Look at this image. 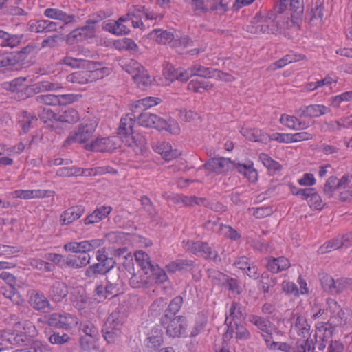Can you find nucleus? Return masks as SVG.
<instances>
[{
	"instance_id": "a18cd8bd",
	"label": "nucleus",
	"mask_w": 352,
	"mask_h": 352,
	"mask_svg": "<svg viewBox=\"0 0 352 352\" xmlns=\"http://www.w3.org/2000/svg\"><path fill=\"white\" fill-rule=\"evenodd\" d=\"M67 80L68 82L81 85L91 82V78H89V69L75 72L67 76Z\"/></svg>"
},
{
	"instance_id": "2f4dec72",
	"label": "nucleus",
	"mask_w": 352,
	"mask_h": 352,
	"mask_svg": "<svg viewBox=\"0 0 352 352\" xmlns=\"http://www.w3.org/2000/svg\"><path fill=\"white\" fill-rule=\"evenodd\" d=\"M151 283V278L149 273L142 270L133 273L129 279V285L133 288L144 287Z\"/></svg>"
},
{
	"instance_id": "72a5a7b5",
	"label": "nucleus",
	"mask_w": 352,
	"mask_h": 352,
	"mask_svg": "<svg viewBox=\"0 0 352 352\" xmlns=\"http://www.w3.org/2000/svg\"><path fill=\"white\" fill-rule=\"evenodd\" d=\"M49 191L43 190H17L12 192L14 198L29 199L33 198H43L47 196Z\"/></svg>"
},
{
	"instance_id": "4d7b16f0",
	"label": "nucleus",
	"mask_w": 352,
	"mask_h": 352,
	"mask_svg": "<svg viewBox=\"0 0 352 352\" xmlns=\"http://www.w3.org/2000/svg\"><path fill=\"white\" fill-rule=\"evenodd\" d=\"M220 234L225 237L233 241H236L241 238V234L232 227L222 223L219 225Z\"/></svg>"
},
{
	"instance_id": "c85d7f7f",
	"label": "nucleus",
	"mask_w": 352,
	"mask_h": 352,
	"mask_svg": "<svg viewBox=\"0 0 352 352\" xmlns=\"http://www.w3.org/2000/svg\"><path fill=\"white\" fill-rule=\"evenodd\" d=\"M30 305L36 310L47 312L51 309L50 303L43 294L33 292L29 300Z\"/></svg>"
},
{
	"instance_id": "a878e982",
	"label": "nucleus",
	"mask_w": 352,
	"mask_h": 352,
	"mask_svg": "<svg viewBox=\"0 0 352 352\" xmlns=\"http://www.w3.org/2000/svg\"><path fill=\"white\" fill-rule=\"evenodd\" d=\"M280 122L287 127L294 130H302L310 126L309 122H307L303 118H300L297 115L296 116L282 115L280 118Z\"/></svg>"
},
{
	"instance_id": "aec40b11",
	"label": "nucleus",
	"mask_w": 352,
	"mask_h": 352,
	"mask_svg": "<svg viewBox=\"0 0 352 352\" xmlns=\"http://www.w3.org/2000/svg\"><path fill=\"white\" fill-rule=\"evenodd\" d=\"M43 113H46L50 118H54L56 121L66 122V123H75L80 119L79 114L76 110L72 108L65 109L61 114L58 115L54 113L50 109H45Z\"/></svg>"
},
{
	"instance_id": "473e14b6",
	"label": "nucleus",
	"mask_w": 352,
	"mask_h": 352,
	"mask_svg": "<svg viewBox=\"0 0 352 352\" xmlns=\"http://www.w3.org/2000/svg\"><path fill=\"white\" fill-rule=\"evenodd\" d=\"M305 56L301 54H287L282 58L272 63L269 67L268 69L271 71H275L278 69H280L289 63L297 62L301 60H304Z\"/></svg>"
},
{
	"instance_id": "f8f14e48",
	"label": "nucleus",
	"mask_w": 352,
	"mask_h": 352,
	"mask_svg": "<svg viewBox=\"0 0 352 352\" xmlns=\"http://www.w3.org/2000/svg\"><path fill=\"white\" fill-rule=\"evenodd\" d=\"M326 310L330 313L329 321H331L335 325H341L345 324L347 320L346 314L343 311L338 302L331 298L326 300Z\"/></svg>"
},
{
	"instance_id": "b1692460",
	"label": "nucleus",
	"mask_w": 352,
	"mask_h": 352,
	"mask_svg": "<svg viewBox=\"0 0 352 352\" xmlns=\"http://www.w3.org/2000/svg\"><path fill=\"white\" fill-rule=\"evenodd\" d=\"M163 342V331L157 327L151 329L144 341L146 347L150 351L157 349L162 345Z\"/></svg>"
},
{
	"instance_id": "9d476101",
	"label": "nucleus",
	"mask_w": 352,
	"mask_h": 352,
	"mask_svg": "<svg viewBox=\"0 0 352 352\" xmlns=\"http://www.w3.org/2000/svg\"><path fill=\"white\" fill-rule=\"evenodd\" d=\"M188 72L189 78L192 76L204 78H214L222 81H232L234 78L232 75L223 72L218 69H212L204 67L200 65H194L190 68L185 70Z\"/></svg>"
},
{
	"instance_id": "338daca9",
	"label": "nucleus",
	"mask_w": 352,
	"mask_h": 352,
	"mask_svg": "<svg viewBox=\"0 0 352 352\" xmlns=\"http://www.w3.org/2000/svg\"><path fill=\"white\" fill-rule=\"evenodd\" d=\"M82 33L80 31V28H78L72 30L66 38V42L67 44L74 45L85 41Z\"/></svg>"
},
{
	"instance_id": "de8ad7c7",
	"label": "nucleus",
	"mask_w": 352,
	"mask_h": 352,
	"mask_svg": "<svg viewBox=\"0 0 352 352\" xmlns=\"http://www.w3.org/2000/svg\"><path fill=\"white\" fill-rule=\"evenodd\" d=\"M113 45L118 50H129L132 52H137L138 50V45L130 38H122L116 40Z\"/></svg>"
},
{
	"instance_id": "7c9ffc66",
	"label": "nucleus",
	"mask_w": 352,
	"mask_h": 352,
	"mask_svg": "<svg viewBox=\"0 0 352 352\" xmlns=\"http://www.w3.org/2000/svg\"><path fill=\"white\" fill-rule=\"evenodd\" d=\"M68 294L67 285L60 281H56L51 287L49 296L54 302H60Z\"/></svg>"
},
{
	"instance_id": "6ab92c4d",
	"label": "nucleus",
	"mask_w": 352,
	"mask_h": 352,
	"mask_svg": "<svg viewBox=\"0 0 352 352\" xmlns=\"http://www.w3.org/2000/svg\"><path fill=\"white\" fill-rule=\"evenodd\" d=\"M137 120L140 126L145 127H153L158 129V128H163L166 126L165 120L146 111L141 112L138 116Z\"/></svg>"
},
{
	"instance_id": "bf43d9fd",
	"label": "nucleus",
	"mask_w": 352,
	"mask_h": 352,
	"mask_svg": "<svg viewBox=\"0 0 352 352\" xmlns=\"http://www.w3.org/2000/svg\"><path fill=\"white\" fill-rule=\"evenodd\" d=\"M30 265L34 269L44 272H52L54 268V266L51 263L36 258L30 259Z\"/></svg>"
},
{
	"instance_id": "a19ab883",
	"label": "nucleus",
	"mask_w": 352,
	"mask_h": 352,
	"mask_svg": "<svg viewBox=\"0 0 352 352\" xmlns=\"http://www.w3.org/2000/svg\"><path fill=\"white\" fill-rule=\"evenodd\" d=\"M335 324L331 321L328 322H318L316 324V329L319 333H322V340L323 342H327L329 339H330L333 334L335 331Z\"/></svg>"
},
{
	"instance_id": "393cba45",
	"label": "nucleus",
	"mask_w": 352,
	"mask_h": 352,
	"mask_svg": "<svg viewBox=\"0 0 352 352\" xmlns=\"http://www.w3.org/2000/svg\"><path fill=\"white\" fill-rule=\"evenodd\" d=\"M152 147L156 153L160 154L166 161H170L181 154L179 151L173 150L171 145L168 142H157L153 144Z\"/></svg>"
},
{
	"instance_id": "6e6552de",
	"label": "nucleus",
	"mask_w": 352,
	"mask_h": 352,
	"mask_svg": "<svg viewBox=\"0 0 352 352\" xmlns=\"http://www.w3.org/2000/svg\"><path fill=\"white\" fill-rule=\"evenodd\" d=\"M320 282L323 289L332 295L338 294L352 285L351 278H341L334 280L328 274L322 275Z\"/></svg>"
},
{
	"instance_id": "4c0bfd02",
	"label": "nucleus",
	"mask_w": 352,
	"mask_h": 352,
	"mask_svg": "<svg viewBox=\"0 0 352 352\" xmlns=\"http://www.w3.org/2000/svg\"><path fill=\"white\" fill-rule=\"evenodd\" d=\"M195 267V263L191 260H176L172 261L166 267L170 272H175L177 271H188L191 270Z\"/></svg>"
},
{
	"instance_id": "6e6d98bb",
	"label": "nucleus",
	"mask_w": 352,
	"mask_h": 352,
	"mask_svg": "<svg viewBox=\"0 0 352 352\" xmlns=\"http://www.w3.org/2000/svg\"><path fill=\"white\" fill-rule=\"evenodd\" d=\"M151 278V282L155 280L157 283H163L168 279V276L165 271L160 268L158 265L155 264L152 268V271L149 273Z\"/></svg>"
},
{
	"instance_id": "c9c22d12",
	"label": "nucleus",
	"mask_w": 352,
	"mask_h": 352,
	"mask_svg": "<svg viewBox=\"0 0 352 352\" xmlns=\"http://www.w3.org/2000/svg\"><path fill=\"white\" fill-rule=\"evenodd\" d=\"M135 261L140 267L139 270L150 273L155 264L153 263L150 256L146 252L140 250L135 253Z\"/></svg>"
},
{
	"instance_id": "f704fd0d",
	"label": "nucleus",
	"mask_w": 352,
	"mask_h": 352,
	"mask_svg": "<svg viewBox=\"0 0 352 352\" xmlns=\"http://www.w3.org/2000/svg\"><path fill=\"white\" fill-rule=\"evenodd\" d=\"M289 266V260L283 256L270 259L266 265L267 269L272 273H278L287 269Z\"/></svg>"
},
{
	"instance_id": "58836bf2",
	"label": "nucleus",
	"mask_w": 352,
	"mask_h": 352,
	"mask_svg": "<svg viewBox=\"0 0 352 352\" xmlns=\"http://www.w3.org/2000/svg\"><path fill=\"white\" fill-rule=\"evenodd\" d=\"M33 49L32 47L27 46L23 50L18 52L16 55L12 53L0 54V67L12 65V60L17 57L18 58H23L26 53L30 52Z\"/></svg>"
},
{
	"instance_id": "7ed1b4c3",
	"label": "nucleus",
	"mask_w": 352,
	"mask_h": 352,
	"mask_svg": "<svg viewBox=\"0 0 352 352\" xmlns=\"http://www.w3.org/2000/svg\"><path fill=\"white\" fill-rule=\"evenodd\" d=\"M98 122L96 119H87L80 124L65 141V145L72 143L85 144L92 137Z\"/></svg>"
},
{
	"instance_id": "774afa93",
	"label": "nucleus",
	"mask_w": 352,
	"mask_h": 352,
	"mask_svg": "<svg viewBox=\"0 0 352 352\" xmlns=\"http://www.w3.org/2000/svg\"><path fill=\"white\" fill-rule=\"evenodd\" d=\"M44 14L47 17L51 19H58L63 21L67 19V14L58 9L47 8L45 10Z\"/></svg>"
},
{
	"instance_id": "9b49d317",
	"label": "nucleus",
	"mask_w": 352,
	"mask_h": 352,
	"mask_svg": "<svg viewBox=\"0 0 352 352\" xmlns=\"http://www.w3.org/2000/svg\"><path fill=\"white\" fill-rule=\"evenodd\" d=\"M120 146V140L117 136L98 138L90 144H86L87 150L99 152H112Z\"/></svg>"
},
{
	"instance_id": "2eb2a0df",
	"label": "nucleus",
	"mask_w": 352,
	"mask_h": 352,
	"mask_svg": "<svg viewBox=\"0 0 352 352\" xmlns=\"http://www.w3.org/2000/svg\"><path fill=\"white\" fill-rule=\"evenodd\" d=\"M352 245V234L338 236L320 247L318 252L321 254L330 252L342 247L348 248Z\"/></svg>"
},
{
	"instance_id": "5701e85b",
	"label": "nucleus",
	"mask_w": 352,
	"mask_h": 352,
	"mask_svg": "<svg viewBox=\"0 0 352 352\" xmlns=\"http://www.w3.org/2000/svg\"><path fill=\"white\" fill-rule=\"evenodd\" d=\"M89 63L90 64H87L85 69H89V78L91 82L103 78L104 76L109 75L111 72V68L102 67V63L99 62L89 60Z\"/></svg>"
},
{
	"instance_id": "4468645a",
	"label": "nucleus",
	"mask_w": 352,
	"mask_h": 352,
	"mask_svg": "<svg viewBox=\"0 0 352 352\" xmlns=\"http://www.w3.org/2000/svg\"><path fill=\"white\" fill-rule=\"evenodd\" d=\"M102 245V241L100 239H94L91 241H83L81 242H69L64 245L66 251L74 253H87Z\"/></svg>"
},
{
	"instance_id": "0e129e2a",
	"label": "nucleus",
	"mask_w": 352,
	"mask_h": 352,
	"mask_svg": "<svg viewBox=\"0 0 352 352\" xmlns=\"http://www.w3.org/2000/svg\"><path fill=\"white\" fill-rule=\"evenodd\" d=\"M84 38L86 39L93 38L96 34V22L89 20L86 25L80 28Z\"/></svg>"
},
{
	"instance_id": "ea45409f",
	"label": "nucleus",
	"mask_w": 352,
	"mask_h": 352,
	"mask_svg": "<svg viewBox=\"0 0 352 352\" xmlns=\"http://www.w3.org/2000/svg\"><path fill=\"white\" fill-rule=\"evenodd\" d=\"M172 201L175 204H182L185 206H192L194 205H200L204 202L202 198L195 196H186L183 195H175L171 197Z\"/></svg>"
},
{
	"instance_id": "f03ea898",
	"label": "nucleus",
	"mask_w": 352,
	"mask_h": 352,
	"mask_svg": "<svg viewBox=\"0 0 352 352\" xmlns=\"http://www.w3.org/2000/svg\"><path fill=\"white\" fill-rule=\"evenodd\" d=\"M204 167L218 174L227 172L232 168H236L248 180L254 182L257 179V172L253 168V164L251 162L247 164H235L228 158H212L204 164Z\"/></svg>"
},
{
	"instance_id": "5fc2aeb1",
	"label": "nucleus",
	"mask_w": 352,
	"mask_h": 352,
	"mask_svg": "<svg viewBox=\"0 0 352 352\" xmlns=\"http://www.w3.org/2000/svg\"><path fill=\"white\" fill-rule=\"evenodd\" d=\"M295 328L297 329L299 335L305 337L309 334L310 325L307 323V319L302 316L296 317Z\"/></svg>"
},
{
	"instance_id": "39448f33",
	"label": "nucleus",
	"mask_w": 352,
	"mask_h": 352,
	"mask_svg": "<svg viewBox=\"0 0 352 352\" xmlns=\"http://www.w3.org/2000/svg\"><path fill=\"white\" fill-rule=\"evenodd\" d=\"M162 325L166 329V334L172 338H179L184 335L188 327V322L183 316H173L168 313L160 318Z\"/></svg>"
},
{
	"instance_id": "3c124183",
	"label": "nucleus",
	"mask_w": 352,
	"mask_h": 352,
	"mask_svg": "<svg viewBox=\"0 0 352 352\" xmlns=\"http://www.w3.org/2000/svg\"><path fill=\"white\" fill-rule=\"evenodd\" d=\"M34 120H37L36 116L27 111H22L19 116V124L24 133L29 131L31 124Z\"/></svg>"
},
{
	"instance_id": "052dcab7",
	"label": "nucleus",
	"mask_w": 352,
	"mask_h": 352,
	"mask_svg": "<svg viewBox=\"0 0 352 352\" xmlns=\"http://www.w3.org/2000/svg\"><path fill=\"white\" fill-rule=\"evenodd\" d=\"M337 82V77L333 75H328L324 79L312 82L310 83L311 87L318 88L320 87H335Z\"/></svg>"
},
{
	"instance_id": "a211bd4d",
	"label": "nucleus",
	"mask_w": 352,
	"mask_h": 352,
	"mask_svg": "<svg viewBox=\"0 0 352 352\" xmlns=\"http://www.w3.org/2000/svg\"><path fill=\"white\" fill-rule=\"evenodd\" d=\"M248 321L257 328L263 338L266 335H272L274 325L269 319L258 315L250 314Z\"/></svg>"
},
{
	"instance_id": "f3484780",
	"label": "nucleus",
	"mask_w": 352,
	"mask_h": 352,
	"mask_svg": "<svg viewBox=\"0 0 352 352\" xmlns=\"http://www.w3.org/2000/svg\"><path fill=\"white\" fill-rule=\"evenodd\" d=\"M188 249L195 254H199L203 256L206 258H211L216 261L218 257V253L217 251H213L212 248L207 243L201 241L196 242H188Z\"/></svg>"
},
{
	"instance_id": "e2e57ef3",
	"label": "nucleus",
	"mask_w": 352,
	"mask_h": 352,
	"mask_svg": "<svg viewBox=\"0 0 352 352\" xmlns=\"http://www.w3.org/2000/svg\"><path fill=\"white\" fill-rule=\"evenodd\" d=\"M337 177H330L324 184L323 192L328 198H331L336 189H338L336 184Z\"/></svg>"
},
{
	"instance_id": "f257e3e1",
	"label": "nucleus",
	"mask_w": 352,
	"mask_h": 352,
	"mask_svg": "<svg viewBox=\"0 0 352 352\" xmlns=\"http://www.w3.org/2000/svg\"><path fill=\"white\" fill-rule=\"evenodd\" d=\"M135 122L133 115L126 114L122 116L118 128V137L120 142L131 148L137 155H143L146 151V140L143 135L133 133Z\"/></svg>"
},
{
	"instance_id": "09e8293b",
	"label": "nucleus",
	"mask_w": 352,
	"mask_h": 352,
	"mask_svg": "<svg viewBox=\"0 0 352 352\" xmlns=\"http://www.w3.org/2000/svg\"><path fill=\"white\" fill-rule=\"evenodd\" d=\"M0 38L2 40L1 45L3 47H14L21 41V38L17 35L10 34L2 30H0Z\"/></svg>"
},
{
	"instance_id": "79ce46f5",
	"label": "nucleus",
	"mask_w": 352,
	"mask_h": 352,
	"mask_svg": "<svg viewBox=\"0 0 352 352\" xmlns=\"http://www.w3.org/2000/svg\"><path fill=\"white\" fill-rule=\"evenodd\" d=\"M59 63L60 65H65L66 66L70 67L72 69H86L87 64H90L89 60H88L76 58L68 55L61 58L59 60Z\"/></svg>"
},
{
	"instance_id": "8fccbe9b",
	"label": "nucleus",
	"mask_w": 352,
	"mask_h": 352,
	"mask_svg": "<svg viewBox=\"0 0 352 352\" xmlns=\"http://www.w3.org/2000/svg\"><path fill=\"white\" fill-rule=\"evenodd\" d=\"M1 292L11 302L19 304L21 301L19 293L14 288V285H6L1 287Z\"/></svg>"
},
{
	"instance_id": "423d86ee",
	"label": "nucleus",
	"mask_w": 352,
	"mask_h": 352,
	"mask_svg": "<svg viewBox=\"0 0 352 352\" xmlns=\"http://www.w3.org/2000/svg\"><path fill=\"white\" fill-rule=\"evenodd\" d=\"M124 16L128 17V21H131L134 28L144 30L146 28L145 23L148 20L157 19V14L146 10L144 6L138 5L132 6Z\"/></svg>"
},
{
	"instance_id": "20e7f679",
	"label": "nucleus",
	"mask_w": 352,
	"mask_h": 352,
	"mask_svg": "<svg viewBox=\"0 0 352 352\" xmlns=\"http://www.w3.org/2000/svg\"><path fill=\"white\" fill-rule=\"evenodd\" d=\"M124 70L129 74L138 87H149L152 85V80L148 71L137 60L126 59L121 61Z\"/></svg>"
},
{
	"instance_id": "37998d69",
	"label": "nucleus",
	"mask_w": 352,
	"mask_h": 352,
	"mask_svg": "<svg viewBox=\"0 0 352 352\" xmlns=\"http://www.w3.org/2000/svg\"><path fill=\"white\" fill-rule=\"evenodd\" d=\"M228 313L229 314L226 317V322H227L230 318H232L233 320H241L242 318H245V315L244 307L237 302H232Z\"/></svg>"
},
{
	"instance_id": "49530a36",
	"label": "nucleus",
	"mask_w": 352,
	"mask_h": 352,
	"mask_svg": "<svg viewBox=\"0 0 352 352\" xmlns=\"http://www.w3.org/2000/svg\"><path fill=\"white\" fill-rule=\"evenodd\" d=\"M96 259L102 263V266L104 270V274H108L111 272L110 270L113 268L116 261L113 258L108 257L103 249L97 251Z\"/></svg>"
},
{
	"instance_id": "603ef678",
	"label": "nucleus",
	"mask_w": 352,
	"mask_h": 352,
	"mask_svg": "<svg viewBox=\"0 0 352 352\" xmlns=\"http://www.w3.org/2000/svg\"><path fill=\"white\" fill-rule=\"evenodd\" d=\"M211 10L219 14H224L230 10L231 0H211Z\"/></svg>"
},
{
	"instance_id": "bb28decb",
	"label": "nucleus",
	"mask_w": 352,
	"mask_h": 352,
	"mask_svg": "<svg viewBox=\"0 0 352 352\" xmlns=\"http://www.w3.org/2000/svg\"><path fill=\"white\" fill-rule=\"evenodd\" d=\"M107 284L105 285L106 293L111 295H116L122 286V282L120 277L118 270L113 271L107 275Z\"/></svg>"
},
{
	"instance_id": "c756f323",
	"label": "nucleus",
	"mask_w": 352,
	"mask_h": 352,
	"mask_svg": "<svg viewBox=\"0 0 352 352\" xmlns=\"http://www.w3.org/2000/svg\"><path fill=\"white\" fill-rule=\"evenodd\" d=\"M163 75L165 78L170 82L175 80L179 81H187L189 79L188 72H179L171 64L167 63L163 68Z\"/></svg>"
},
{
	"instance_id": "412c9836",
	"label": "nucleus",
	"mask_w": 352,
	"mask_h": 352,
	"mask_svg": "<svg viewBox=\"0 0 352 352\" xmlns=\"http://www.w3.org/2000/svg\"><path fill=\"white\" fill-rule=\"evenodd\" d=\"M330 109L324 105L314 104L301 107L296 111L300 118H317L330 112Z\"/></svg>"
},
{
	"instance_id": "ddd939ff",
	"label": "nucleus",
	"mask_w": 352,
	"mask_h": 352,
	"mask_svg": "<svg viewBox=\"0 0 352 352\" xmlns=\"http://www.w3.org/2000/svg\"><path fill=\"white\" fill-rule=\"evenodd\" d=\"M250 337L251 333L249 330L237 321H234L233 323L230 322L228 324L227 331L223 335L225 340L235 338L236 340H246L250 339Z\"/></svg>"
},
{
	"instance_id": "4be33fe9",
	"label": "nucleus",
	"mask_w": 352,
	"mask_h": 352,
	"mask_svg": "<svg viewBox=\"0 0 352 352\" xmlns=\"http://www.w3.org/2000/svg\"><path fill=\"white\" fill-rule=\"evenodd\" d=\"M85 213V208L82 206H74L65 210L60 217V223L62 226H67L78 219Z\"/></svg>"
},
{
	"instance_id": "69168bd1",
	"label": "nucleus",
	"mask_w": 352,
	"mask_h": 352,
	"mask_svg": "<svg viewBox=\"0 0 352 352\" xmlns=\"http://www.w3.org/2000/svg\"><path fill=\"white\" fill-rule=\"evenodd\" d=\"M97 338L83 336L80 339L82 352H91L96 349V340Z\"/></svg>"
},
{
	"instance_id": "13d9d810",
	"label": "nucleus",
	"mask_w": 352,
	"mask_h": 352,
	"mask_svg": "<svg viewBox=\"0 0 352 352\" xmlns=\"http://www.w3.org/2000/svg\"><path fill=\"white\" fill-rule=\"evenodd\" d=\"M85 173V171L80 168L72 167H61L56 171V175L60 177H71L74 175H81Z\"/></svg>"
},
{
	"instance_id": "cd10ccee",
	"label": "nucleus",
	"mask_w": 352,
	"mask_h": 352,
	"mask_svg": "<svg viewBox=\"0 0 352 352\" xmlns=\"http://www.w3.org/2000/svg\"><path fill=\"white\" fill-rule=\"evenodd\" d=\"M150 35L151 37L155 39V41L158 44L167 45L173 43V47L177 46V41L175 39L173 32L170 31L157 29L153 30Z\"/></svg>"
},
{
	"instance_id": "0eeeda50",
	"label": "nucleus",
	"mask_w": 352,
	"mask_h": 352,
	"mask_svg": "<svg viewBox=\"0 0 352 352\" xmlns=\"http://www.w3.org/2000/svg\"><path fill=\"white\" fill-rule=\"evenodd\" d=\"M122 321L120 318L119 314L113 312L111 314L102 328V333L104 339L109 343H113L116 339L121 334Z\"/></svg>"
},
{
	"instance_id": "1a4fd4ad",
	"label": "nucleus",
	"mask_w": 352,
	"mask_h": 352,
	"mask_svg": "<svg viewBox=\"0 0 352 352\" xmlns=\"http://www.w3.org/2000/svg\"><path fill=\"white\" fill-rule=\"evenodd\" d=\"M278 29L276 22L271 18L257 14L252 19L248 31L252 34H274Z\"/></svg>"
},
{
	"instance_id": "864d4df0",
	"label": "nucleus",
	"mask_w": 352,
	"mask_h": 352,
	"mask_svg": "<svg viewBox=\"0 0 352 352\" xmlns=\"http://www.w3.org/2000/svg\"><path fill=\"white\" fill-rule=\"evenodd\" d=\"M60 320V328L65 329H73L78 324V318L70 314H61Z\"/></svg>"
},
{
	"instance_id": "e433bc0d",
	"label": "nucleus",
	"mask_w": 352,
	"mask_h": 352,
	"mask_svg": "<svg viewBox=\"0 0 352 352\" xmlns=\"http://www.w3.org/2000/svg\"><path fill=\"white\" fill-rule=\"evenodd\" d=\"M91 256L88 253H82L78 256L68 257L65 264L73 269L83 267L90 263Z\"/></svg>"
},
{
	"instance_id": "dca6fc26",
	"label": "nucleus",
	"mask_w": 352,
	"mask_h": 352,
	"mask_svg": "<svg viewBox=\"0 0 352 352\" xmlns=\"http://www.w3.org/2000/svg\"><path fill=\"white\" fill-rule=\"evenodd\" d=\"M128 21L127 16H120L118 20H106L102 23V29L112 34L120 36L127 34L129 29L124 23Z\"/></svg>"
},
{
	"instance_id": "c03bdc74",
	"label": "nucleus",
	"mask_w": 352,
	"mask_h": 352,
	"mask_svg": "<svg viewBox=\"0 0 352 352\" xmlns=\"http://www.w3.org/2000/svg\"><path fill=\"white\" fill-rule=\"evenodd\" d=\"M241 134L252 142H265L268 137L257 129H242Z\"/></svg>"
},
{
	"instance_id": "680f3d73",
	"label": "nucleus",
	"mask_w": 352,
	"mask_h": 352,
	"mask_svg": "<svg viewBox=\"0 0 352 352\" xmlns=\"http://www.w3.org/2000/svg\"><path fill=\"white\" fill-rule=\"evenodd\" d=\"M182 303V297L179 296L175 297L169 303L164 313H168L169 316H176L175 314L179 311Z\"/></svg>"
}]
</instances>
